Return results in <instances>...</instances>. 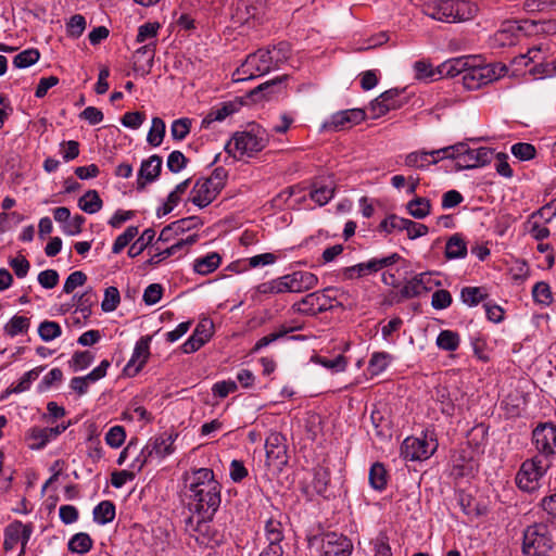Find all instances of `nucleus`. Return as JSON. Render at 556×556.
<instances>
[{
  "instance_id": "f257e3e1",
  "label": "nucleus",
  "mask_w": 556,
  "mask_h": 556,
  "mask_svg": "<svg viewBox=\"0 0 556 556\" xmlns=\"http://www.w3.org/2000/svg\"><path fill=\"white\" fill-rule=\"evenodd\" d=\"M222 485L210 468L184 473V494L188 509L197 516L214 518L222 503Z\"/></svg>"
},
{
  "instance_id": "f03ea898",
  "label": "nucleus",
  "mask_w": 556,
  "mask_h": 556,
  "mask_svg": "<svg viewBox=\"0 0 556 556\" xmlns=\"http://www.w3.org/2000/svg\"><path fill=\"white\" fill-rule=\"evenodd\" d=\"M477 11V5L469 0H440L425 5L426 15L444 23L469 21Z\"/></svg>"
},
{
  "instance_id": "7ed1b4c3",
  "label": "nucleus",
  "mask_w": 556,
  "mask_h": 556,
  "mask_svg": "<svg viewBox=\"0 0 556 556\" xmlns=\"http://www.w3.org/2000/svg\"><path fill=\"white\" fill-rule=\"evenodd\" d=\"M442 159H453L456 161L457 169H471L489 164L494 151L488 147L471 149L467 143L458 142L454 146L442 148Z\"/></svg>"
},
{
  "instance_id": "20e7f679",
  "label": "nucleus",
  "mask_w": 556,
  "mask_h": 556,
  "mask_svg": "<svg viewBox=\"0 0 556 556\" xmlns=\"http://www.w3.org/2000/svg\"><path fill=\"white\" fill-rule=\"evenodd\" d=\"M177 437L178 433L163 432L150 438L147 444L141 448L139 455L131 463V469L141 471L146 465L154 459L160 462L172 455L175 452L174 443Z\"/></svg>"
},
{
  "instance_id": "39448f33",
  "label": "nucleus",
  "mask_w": 556,
  "mask_h": 556,
  "mask_svg": "<svg viewBox=\"0 0 556 556\" xmlns=\"http://www.w3.org/2000/svg\"><path fill=\"white\" fill-rule=\"evenodd\" d=\"M345 295V291L337 287H328L321 291L306 294L301 301L292 305V309L303 315L316 316L333 308V302H338Z\"/></svg>"
},
{
  "instance_id": "423d86ee",
  "label": "nucleus",
  "mask_w": 556,
  "mask_h": 556,
  "mask_svg": "<svg viewBox=\"0 0 556 556\" xmlns=\"http://www.w3.org/2000/svg\"><path fill=\"white\" fill-rule=\"evenodd\" d=\"M553 546V536L547 525L536 522L523 530L521 549L525 556H548Z\"/></svg>"
},
{
  "instance_id": "0eeeda50",
  "label": "nucleus",
  "mask_w": 556,
  "mask_h": 556,
  "mask_svg": "<svg viewBox=\"0 0 556 556\" xmlns=\"http://www.w3.org/2000/svg\"><path fill=\"white\" fill-rule=\"evenodd\" d=\"M213 518L192 514L186 519V531L203 547H215L223 543L224 535L211 525Z\"/></svg>"
},
{
  "instance_id": "6e6552de",
  "label": "nucleus",
  "mask_w": 556,
  "mask_h": 556,
  "mask_svg": "<svg viewBox=\"0 0 556 556\" xmlns=\"http://www.w3.org/2000/svg\"><path fill=\"white\" fill-rule=\"evenodd\" d=\"M551 465L552 463L542 459V456H533L530 459H526L515 478L517 486L525 492L536 490L541 478L546 473Z\"/></svg>"
},
{
  "instance_id": "1a4fd4ad",
  "label": "nucleus",
  "mask_w": 556,
  "mask_h": 556,
  "mask_svg": "<svg viewBox=\"0 0 556 556\" xmlns=\"http://www.w3.org/2000/svg\"><path fill=\"white\" fill-rule=\"evenodd\" d=\"M506 71L505 65L482 64V60L471 63L462 77L463 85L468 90H477L501 77Z\"/></svg>"
},
{
  "instance_id": "9d476101",
  "label": "nucleus",
  "mask_w": 556,
  "mask_h": 556,
  "mask_svg": "<svg viewBox=\"0 0 556 556\" xmlns=\"http://www.w3.org/2000/svg\"><path fill=\"white\" fill-rule=\"evenodd\" d=\"M271 70H275V67L270 58L269 47H267L250 53L237 70L235 76L237 75L236 80H245L265 75Z\"/></svg>"
},
{
  "instance_id": "9b49d317",
  "label": "nucleus",
  "mask_w": 556,
  "mask_h": 556,
  "mask_svg": "<svg viewBox=\"0 0 556 556\" xmlns=\"http://www.w3.org/2000/svg\"><path fill=\"white\" fill-rule=\"evenodd\" d=\"M532 443L542 459L553 463L556 457V426L551 422H540L532 430Z\"/></svg>"
},
{
  "instance_id": "f8f14e48",
  "label": "nucleus",
  "mask_w": 556,
  "mask_h": 556,
  "mask_svg": "<svg viewBox=\"0 0 556 556\" xmlns=\"http://www.w3.org/2000/svg\"><path fill=\"white\" fill-rule=\"evenodd\" d=\"M266 138L252 131L236 132L235 136L228 141L225 149L226 151L237 157V153L240 156L248 155L252 156L255 153L262 151L266 146Z\"/></svg>"
},
{
  "instance_id": "ddd939ff",
  "label": "nucleus",
  "mask_w": 556,
  "mask_h": 556,
  "mask_svg": "<svg viewBox=\"0 0 556 556\" xmlns=\"http://www.w3.org/2000/svg\"><path fill=\"white\" fill-rule=\"evenodd\" d=\"M34 532L31 522L23 523L21 520H14L9 523L4 530L3 548L5 552L13 551L17 544H21V552L18 556H23L26 551V545Z\"/></svg>"
},
{
  "instance_id": "4468645a",
  "label": "nucleus",
  "mask_w": 556,
  "mask_h": 556,
  "mask_svg": "<svg viewBox=\"0 0 556 556\" xmlns=\"http://www.w3.org/2000/svg\"><path fill=\"white\" fill-rule=\"evenodd\" d=\"M437 443L434 440H427V437L406 438L401 445V456L405 460H422L429 458L435 451Z\"/></svg>"
},
{
  "instance_id": "2eb2a0df",
  "label": "nucleus",
  "mask_w": 556,
  "mask_h": 556,
  "mask_svg": "<svg viewBox=\"0 0 556 556\" xmlns=\"http://www.w3.org/2000/svg\"><path fill=\"white\" fill-rule=\"evenodd\" d=\"M354 546L352 540L338 532H326L321 535L323 556H351Z\"/></svg>"
},
{
  "instance_id": "dca6fc26",
  "label": "nucleus",
  "mask_w": 556,
  "mask_h": 556,
  "mask_svg": "<svg viewBox=\"0 0 556 556\" xmlns=\"http://www.w3.org/2000/svg\"><path fill=\"white\" fill-rule=\"evenodd\" d=\"M366 118V113L362 109L342 110L333 113L329 119L323 124L326 131H341L353 125H358Z\"/></svg>"
},
{
  "instance_id": "f3484780",
  "label": "nucleus",
  "mask_w": 556,
  "mask_h": 556,
  "mask_svg": "<svg viewBox=\"0 0 556 556\" xmlns=\"http://www.w3.org/2000/svg\"><path fill=\"white\" fill-rule=\"evenodd\" d=\"M287 439L280 432H271L265 441L267 464L280 467L288 463Z\"/></svg>"
},
{
  "instance_id": "a211bd4d",
  "label": "nucleus",
  "mask_w": 556,
  "mask_h": 556,
  "mask_svg": "<svg viewBox=\"0 0 556 556\" xmlns=\"http://www.w3.org/2000/svg\"><path fill=\"white\" fill-rule=\"evenodd\" d=\"M404 90L397 88L389 89L370 102V113L372 118H379L391 110H396L403 105L400 96Z\"/></svg>"
},
{
  "instance_id": "6ab92c4d",
  "label": "nucleus",
  "mask_w": 556,
  "mask_h": 556,
  "mask_svg": "<svg viewBox=\"0 0 556 556\" xmlns=\"http://www.w3.org/2000/svg\"><path fill=\"white\" fill-rule=\"evenodd\" d=\"M214 332V324L211 319H202L193 330L192 334L181 345L186 354L194 353L210 341Z\"/></svg>"
},
{
  "instance_id": "aec40b11",
  "label": "nucleus",
  "mask_w": 556,
  "mask_h": 556,
  "mask_svg": "<svg viewBox=\"0 0 556 556\" xmlns=\"http://www.w3.org/2000/svg\"><path fill=\"white\" fill-rule=\"evenodd\" d=\"M150 336H143L136 342L132 355L124 368L127 376H136L147 364L150 356Z\"/></svg>"
},
{
  "instance_id": "412c9836",
  "label": "nucleus",
  "mask_w": 556,
  "mask_h": 556,
  "mask_svg": "<svg viewBox=\"0 0 556 556\" xmlns=\"http://www.w3.org/2000/svg\"><path fill=\"white\" fill-rule=\"evenodd\" d=\"M431 277L429 273H420L407 280L399 291L400 300L413 299L426 293L432 289Z\"/></svg>"
},
{
  "instance_id": "4be33fe9",
  "label": "nucleus",
  "mask_w": 556,
  "mask_h": 556,
  "mask_svg": "<svg viewBox=\"0 0 556 556\" xmlns=\"http://www.w3.org/2000/svg\"><path fill=\"white\" fill-rule=\"evenodd\" d=\"M220 193L212 181L205 178H199L192 190L190 201L200 208L210 205Z\"/></svg>"
},
{
  "instance_id": "5701e85b",
  "label": "nucleus",
  "mask_w": 556,
  "mask_h": 556,
  "mask_svg": "<svg viewBox=\"0 0 556 556\" xmlns=\"http://www.w3.org/2000/svg\"><path fill=\"white\" fill-rule=\"evenodd\" d=\"M442 155L443 151L441 149L414 151L405 156L404 165L410 168L425 169L431 164H437L439 160H443Z\"/></svg>"
},
{
  "instance_id": "b1692460",
  "label": "nucleus",
  "mask_w": 556,
  "mask_h": 556,
  "mask_svg": "<svg viewBox=\"0 0 556 556\" xmlns=\"http://www.w3.org/2000/svg\"><path fill=\"white\" fill-rule=\"evenodd\" d=\"M162 162L161 156L153 154L141 163L137 179L138 189H143L147 182L157 179L161 174Z\"/></svg>"
},
{
  "instance_id": "393cba45",
  "label": "nucleus",
  "mask_w": 556,
  "mask_h": 556,
  "mask_svg": "<svg viewBox=\"0 0 556 556\" xmlns=\"http://www.w3.org/2000/svg\"><path fill=\"white\" fill-rule=\"evenodd\" d=\"M289 292H303L315 288L318 278L311 271L298 270L286 275Z\"/></svg>"
},
{
  "instance_id": "a878e982",
  "label": "nucleus",
  "mask_w": 556,
  "mask_h": 556,
  "mask_svg": "<svg viewBox=\"0 0 556 556\" xmlns=\"http://www.w3.org/2000/svg\"><path fill=\"white\" fill-rule=\"evenodd\" d=\"M551 210V204H546L533 212L525 224L527 232L536 241H542L549 236V229L540 223V217L544 216V212Z\"/></svg>"
},
{
  "instance_id": "bb28decb",
  "label": "nucleus",
  "mask_w": 556,
  "mask_h": 556,
  "mask_svg": "<svg viewBox=\"0 0 556 556\" xmlns=\"http://www.w3.org/2000/svg\"><path fill=\"white\" fill-rule=\"evenodd\" d=\"M476 61H480V56L478 55H463L458 58H453L445 61L441 65L440 73L444 74L448 77H455L462 75L464 77V73L468 70L471 63Z\"/></svg>"
},
{
  "instance_id": "cd10ccee",
  "label": "nucleus",
  "mask_w": 556,
  "mask_h": 556,
  "mask_svg": "<svg viewBox=\"0 0 556 556\" xmlns=\"http://www.w3.org/2000/svg\"><path fill=\"white\" fill-rule=\"evenodd\" d=\"M401 260L400 254L392 253L389 256L380 258H371L365 263L357 264L358 277H363L367 274L377 273L384 267H389Z\"/></svg>"
},
{
  "instance_id": "c85d7f7f",
  "label": "nucleus",
  "mask_w": 556,
  "mask_h": 556,
  "mask_svg": "<svg viewBox=\"0 0 556 556\" xmlns=\"http://www.w3.org/2000/svg\"><path fill=\"white\" fill-rule=\"evenodd\" d=\"M334 184L332 181H315L312 184L309 198L319 206L326 205L334 195Z\"/></svg>"
},
{
  "instance_id": "c756f323",
  "label": "nucleus",
  "mask_w": 556,
  "mask_h": 556,
  "mask_svg": "<svg viewBox=\"0 0 556 556\" xmlns=\"http://www.w3.org/2000/svg\"><path fill=\"white\" fill-rule=\"evenodd\" d=\"M467 253V243L463 235L454 233L447 239L444 251V255L447 260L464 258Z\"/></svg>"
},
{
  "instance_id": "7c9ffc66",
  "label": "nucleus",
  "mask_w": 556,
  "mask_h": 556,
  "mask_svg": "<svg viewBox=\"0 0 556 556\" xmlns=\"http://www.w3.org/2000/svg\"><path fill=\"white\" fill-rule=\"evenodd\" d=\"M330 483V470L326 467H317L314 469L312 488L317 495L325 498L329 497L328 486Z\"/></svg>"
},
{
  "instance_id": "2f4dec72",
  "label": "nucleus",
  "mask_w": 556,
  "mask_h": 556,
  "mask_svg": "<svg viewBox=\"0 0 556 556\" xmlns=\"http://www.w3.org/2000/svg\"><path fill=\"white\" fill-rule=\"evenodd\" d=\"M220 262V255L217 252H211L194 261L193 270L200 275H208L219 266Z\"/></svg>"
},
{
  "instance_id": "473e14b6",
  "label": "nucleus",
  "mask_w": 556,
  "mask_h": 556,
  "mask_svg": "<svg viewBox=\"0 0 556 556\" xmlns=\"http://www.w3.org/2000/svg\"><path fill=\"white\" fill-rule=\"evenodd\" d=\"M238 109V103L232 101L225 102L220 108L211 110V112L203 118L202 126L207 127L212 122L215 121L222 122L229 115L237 112Z\"/></svg>"
},
{
  "instance_id": "72a5a7b5",
  "label": "nucleus",
  "mask_w": 556,
  "mask_h": 556,
  "mask_svg": "<svg viewBox=\"0 0 556 556\" xmlns=\"http://www.w3.org/2000/svg\"><path fill=\"white\" fill-rule=\"evenodd\" d=\"M93 520L98 525H106L115 518V505L111 501H102L93 508Z\"/></svg>"
},
{
  "instance_id": "f704fd0d",
  "label": "nucleus",
  "mask_w": 556,
  "mask_h": 556,
  "mask_svg": "<svg viewBox=\"0 0 556 556\" xmlns=\"http://www.w3.org/2000/svg\"><path fill=\"white\" fill-rule=\"evenodd\" d=\"M102 206L103 201L101 200L97 190H88L78 200V207L88 214H94L99 212Z\"/></svg>"
},
{
  "instance_id": "c9c22d12",
  "label": "nucleus",
  "mask_w": 556,
  "mask_h": 556,
  "mask_svg": "<svg viewBox=\"0 0 556 556\" xmlns=\"http://www.w3.org/2000/svg\"><path fill=\"white\" fill-rule=\"evenodd\" d=\"M369 484L377 491H383L388 483V472L383 464L377 462L369 469Z\"/></svg>"
},
{
  "instance_id": "e433bc0d",
  "label": "nucleus",
  "mask_w": 556,
  "mask_h": 556,
  "mask_svg": "<svg viewBox=\"0 0 556 556\" xmlns=\"http://www.w3.org/2000/svg\"><path fill=\"white\" fill-rule=\"evenodd\" d=\"M92 545V539L88 533L85 532L74 534L67 543L68 551L79 555L88 553Z\"/></svg>"
},
{
  "instance_id": "4c0bfd02",
  "label": "nucleus",
  "mask_w": 556,
  "mask_h": 556,
  "mask_svg": "<svg viewBox=\"0 0 556 556\" xmlns=\"http://www.w3.org/2000/svg\"><path fill=\"white\" fill-rule=\"evenodd\" d=\"M30 327V319L26 316L14 315L3 327L4 333L11 338L26 333Z\"/></svg>"
},
{
  "instance_id": "58836bf2",
  "label": "nucleus",
  "mask_w": 556,
  "mask_h": 556,
  "mask_svg": "<svg viewBox=\"0 0 556 556\" xmlns=\"http://www.w3.org/2000/svg\"><path fill=\"white\" fill-rule=\"evenodd\" d=\"M256 291L260 294L270 295V294H280L285 292H289L288 281L286 275L273 279L270 281H266L260 283L256 287Z\"/></svg>"
},
{
  "instance_id": "ea45409f",
  "label": "nucleus",
  "mask_w": 556,
  "mask_h": 556,
  "mask_svg": "<svg viewBox=\"0 0 556 556\" xmlns=\"http://www.w3.org/2000/svg\"><path fill=\"white\" fill-rule=\"evenodd\" d=\"M264 530L268 543L280 544L285 539L283 526L280 520L274 517L265 521Z\"/></svg>"
},
{
  "instance_id": "a19ab883",
  "label": "nucleus",
  "mask_w": 556,
  "mask_h": 556,
  "mask_svg": "<svg viewBox=\"0 0 556 556\" xmlns=\"http://www.w3.org/2000/svg\"><path fill=\"white\" fill-rule=\"evenodd\" d=\"M392 361V355L388 352H374L368 362L367 370L371 376H378L383 372Z\"/></svg>"
},
{
  "instance_id": "79ce46f5",
  "label": "nucleus",
  "mask_w": 556,
  "mask_h": 556,
  "mask_svg": "<svg viewBox=\"0 0 556 556\" xmlns=\"http://www.w3.org/2000/svg\"><path fill=\"white\" fill-rule=\"evenodd\" d=\"M488 298L483 287H464L460 290V300L468 306H477Z\"/></svg>"
},
{
  "instance_id": "37998d69",
  "label": "nucleus",
  "mask_w": 556,
  "mask_h": 556,
  "mask_svg": "<svg viewBox=\"0 0 556 556\" xmlns=\"http://www.w3.org/2000/svg\"><path fill=\"white\" fill-rule=\"evenodd\" d=\"M406 208L414 218L422 219L430 214L431 203L426 198L416 197L407 202Z\"/></svg>"
},
{
  "instance_id": "c03bdc74",
  "label": "nucleus",
  "mask_w": 556,
  "mask_h": 556,
  "mask_svg": "<svg viewBox=\"0 0 556 556\" xmlns=\"http://www.w3.org/2000/svg\"><path fill=\"white\" fill-rule=\"evenodd\" d=\"M76 300V307L84 318H88L91 315V307L97 301V294L92 288H88L80 295H74Z\"/></svg>"
},
{
  "instance_id": "a18cd8bd",
  "label": "nucleus",
  "mask_w": 556,
  "mask_h": 556,
  "mask_svg": "<svg viewBox=\"0 0 556 556\" xmlns=\"http://www.w3.org/2000/svg\"><path fill=\"white\" fill-rule=\"evenodd\" d=\"M439 349L443 351H456L460 344V337L456 331L442 330L435 341Z\"/></svg>"
},
{
  "instance_id": "49530a36",
  "label": "nucleus",
  "mask_w": 556,
  "mask_h": 556,
  "mask_svg": "<svg viewBox=\"0 0 556 556\" xmlns=\"http://www.w3.org/2000/svg\"><path fill=\"white\" fill-rule=\"evenodd\" d=\"M26 440L30 450H41L50 442L46 428L40 427L30 428L26 433Z\"/></svg>"
},
{
  "instance_id": "de8ad7c7",
  "label": "nucleus",
  "mask_w": 556,
  "mask_h": 556,
  "mask_svg": "<svg viewBox=\"0 0 556 556\" xmlns=\"http://www.w3.org/2000/svg\"><path fill=\"white\" fill-rule=\"evenodd\" d=\"M288 79V75H282V76H278L274 79H270L268 81H265L263 84H261L260 86H257L255 89H253L251 92H250V97L254 100V101H257L261 99V94L264 92V91H268V93H274V92H277L281 89V85L283 83H286Z\"/></svg>"
},
{
  "instance_id": "09e8293b",
  "label": "nucleus",
  "mask_w": 556,
  "mask_h": 556,
  "mask_svg": "<svg viewBox=\"0 0 556 556\" xmlns=\"http://www.w3.org/2000/svg\"><path fill=\"white\" fill-rule=\"evenodd\" d=\"M166 126L162 118L153 117L152 125L147 136V141L152 147L162 144L165 136Z\"/></svg>"
},
{
  "instance_id": "8fccbe9b",
  "label": "nucleus",
  "mask_w": 556,
  "mask_h": 556,
  "mask_svg": "<svg viewBox=\"0 0 556 556\" xmlns=\"http://www.w3.org/2000/svg\"><path fill=\"white\" fill-rule=\"evenodd\" d=\"M155 231L152 228L143 230L141 236L130 245L128 250L129 257H136L141 254L153 241Z\"/></svg>"
},
{
  "instance_id": "3c124183",
  "label": "nucleus",
  "mask_w": 556,
  "mask_h": 556,
  "mask_svg": "<svg viewBox=\"0 0 556 556\" xmlns=\"http://www.w3.org/2000/svg\"><path fill=\"white\" fill-rule=\"evenodd\" d=\"M38 334L45 342H50L62 334V328L59 323L53 320H43L39 324Z\"/></svg>"
},
{
  "instance_id": "603ef678",
  "label": "nucleus",
  "mask_w": 556,
  "mask_h": 556,
  "mask_svg": "<svg viewBox=\"0 0 556 556\" xmlns=\"http://www.w3.org/2000/svg\"><path fill=\"white\" fill-rule=\"evenodd\" d=\"M269 52L273 59V65L276 70L290 58L291 48L287 41H280L269 47Z\"/></svg>"
},
{
  "instance_id": "864d4df0",
  "label": "nucleus",
  "mask_w": 556,
  "mask_h": 556,
  "mask_svg": "<svg viewBox=\"0 0 556 556\" xmlns=\"http://www.w3.org/2000/svg\"><path fill=\"white\" fill-rule=\"evenodd\" d=\"M434 400L441 404V412L444 415L452 416L455 412V405L446 387H438L434 391Z\"/></svg>"
},
{
  "instance_id": "5fc2aeb1",
  "label": "nucleus",
  "mask_w": 556,
  "mask_h": 556,
  "mask_svg": "<svg viewBox=\"0 0 556 556\" xmlns=\"http://www.w3.org/2000/svg\"><path fill=\"white\" fill-rule=\"evenodd\" d=\"M532 296L535 303L548 306L553 302L551 287L544 281L536 282L532 288Z\"/></svg>"
},
{
  "instance_id": "6e6d98bb",
  "label": "nucleus",
  "mask_w": 556,
  "mask_h": 556,
  "mask_svg": "<svg viewBox=\"0 0 556 556\" xmlns=\"http://www.w3.org/2000/svg\"><path fill=\"white\" fill-rule=\"evenodd\" d=\"M39 58L40 53L37 49H26L14 56L13 65L16 68H26L38 62Z\"/></svg>"
},
{
  "instance_id": "4d7b16f0",
  "label": "nucleus",
  "mask_w": 556,
  "mask_h": 556,
  "mask_svg": "<svg viewBox=\"0 0 556 556\" xmlns=\"http://www.w3.org/2000/svg\"><path fill=\"white\" fill-rule=\"evenodd\" d=\"M458 504L465 515L468 517H478L481 515L478 503L470 494L458 493Z\"/></svg>"
},
{
  "instance_id": "13d9d810",
  "label": "nucleus",
  "mask_w": 556,
  "mask_h": 556,
  "mask_svg": "<svg viewBox=\"0 0 556 556\" xmlns=\"http://www.w3.org/2000/svg\"><path fill=\"white\" fill-rule=\"evenodd\" d=\"M93 361L94 355L90 351H77L73 354L70 366L74 371H78L89 367Z\"/></svg>"
},
{
  "instance_id": "bf43d9fd",
  "label": "nucleus",
  "mask_w": 556,
  "mask_h": 556,
  "mask_svg": "<svg viewBox=\"0 0 556 556\" xmlns=\"http://www.w3.org/2000/svg\"><path fill=\"white\" fill-rule=\"evenodd\" d=\"M138 235V227L129 226L126 230L121 233L114 241L112 247V252L114 254L121 253L129 243L134 240V238Z\"/></svg>"
},
{
  "instance_id": "052dcab7",
  "label": "nucleus",
  "mask_w": 556,
  "mask_h": 556,
  "mask_svg": "<svg viewBox=\"0 0 556 556\" xmlns=\"http://www.w3.org/2000/svg\"><path fill=\"white\" fill-rule=\"evenodd\" d=\"M121 302L119 291L116 287H108L104 291V299L101 303V308L105 313L113 312L117 308Z\"/></svg>"
},
{
  "instance_id": "680f3d73",
  "label": "nucleus",
  "mask_w": 556,
  "mask_h": 556,
  "mask_svg": "<svg viewBox=\"0 0 556 556\" xmlns=\"http://www.w3.org/2000/svg\"><path fill=\"white\" fill-rule=\"evenodd\" d=\"M43 368V366H38L26 371L20 379L18 383L14 387L13 392L22 393L27 391L30 388L31 382L38 379Z\"/></svg>"
},
{
  "instance_id": "e2e57ef3",
  "label": "nucleus",
  "mask_w": 556,
  "mask_h": 556,
  "mask_svg": "<svg viewBox=\"0 0 556 556\" xmlns=\"http://www.w3.org/2000/svg\"><path fill=\"white\" fill-rule=\"evenodd\" d=\"M126 439V432L123 426H113L105 434V443L112 448L121 447Z\"/></svg>"
},
{
  "instance_id": "0e129e2a",
  "label": "nucleus",
  "mask_w": 556,
  "mask_h": 556,
  "mask_svg": "<svg viewBox=\"0 0 556 556\" xmlns=\"http://www.w3.org/2000/svg\"><path fill=\"white\" fill-rule=\"evenodd\" d=\"M406 220L407 218L399 217L392 214L380 223L378 229L379 231H386L387 233H390L393 230L402 231L406 227Z\"/></svg>"
},
{
  "instance_id": "69168bd1",
  "label": "nucleus",
  "mask_w": 556,
  "mask_h": 556,
  "mask_svg": "<svg viewBox=\"0 0 556 556\" xmlns=\"http://www.w3.org/2000/svg\"><path fill=\"white\" fill-rule=\"evenodd\" d=\"M513 155L520 161H529L535 156L536 150L533 144L528 142H518L511 146Z\"/></svg>"
},
{
  "instance_id": "338daca9",
  "label": "nucleus",
  "mask_w": 556,
  "mask_h": 556,
  "mask_svg": "<svg viewBox=\"0 0 556 556\" xmlns=\"http://www.w3.org/2000/svg\"><path fill=\"white\" fill-rule=\"evenodd\" d=\"M191 121L189 118H179L173 122L170 134L174 140L181 141L190 132Z\"/></svg>"
},
{
  "instance_id": "774afa93",
  "label": "nucleus",
  "mask_w": 556,
  "mask_h": 556,
  "mask_svg": "<svg viewBox=\"0 0 556 556\" xmlns=\"http://www.w3.org/2000/svg\"><path fill=\"white\" fill-rule=\"evenodd\" d=\"M452 302V294L445 289L434 291L431 298V305L434 309H445L451 306Z\"/></svg>"
}]
</instances>
